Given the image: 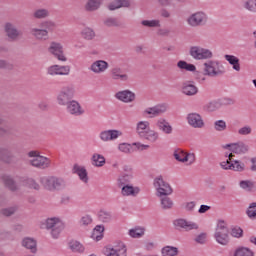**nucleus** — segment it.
I'll return each mask as SVG.
<instances>
[{
    "instance_id": "1",
    "label": "nucleus",
    "mask_w": 256,
    "mask_h": 256,
    "mask_svg": "<svg viewBox=\"0 0 256 256\" xmlns=\"http://www.w3.org/2000/svg\"><path fill=\"white\" fill-rule=\"evenodd\" d=\"M57 29V24L53 20L42 21L38 27L30 29V35L37 41H48L49 33Z\"/></svg>"
},
{
    "instance_id": "2",
    "label": "nucleus",
    "mask_w": 256,
    "mask_h": 256,
    "mask_svg": "<svg viewBox=\"0 0 256 256\" xmlns=\"http://www.w3.org/2000/svg\"><path fill=\"white\" fill-rule=\"evenodd\" d=\"M40 183L46 191H61L65 189V180L57 176H43L40 178Z\"/></svg>"
},
{
    "instance_id": "3",
    "label": "nucleus",
    "mask_w": 256,
    "mask_h": 256,
    "mask_svg": "<svg viewBox=\"0 0 256 256\" xmlns=\"http://www.w3.org/2000/svg\"><path fill=\"white\" fill-rule=\"evenodd\" d=\"M207 21H209V16L203 11L194 12L186 19L187 25L192 28L205 27Z\"/></svg>"
},
{
    "instance_id": "4",
    "label": "nucleus",
    "mask_w": 256,
    "mask_h": 256,
    "mask_svg": "<svg viewBox=\"0 0 256 256\" xmlns=\"http://www.w3.org/2000/svg\"><path fill=\"white\" fill-rule=\"evenodd\" d=\"M28 157H31L29 160L30 165L36 169H49V167H51V160L45 156L39 155L37 151H30Z\"/></svg>"
},
{
    "instance_id": "5",
    "label": "nucleus",
    "mask_w": 256,
    "mask_h": 256,
    "mask_svg": "<svg viewBox=\"0 0 256 256\" xmlns=\"http://www.w3.org/2000/svg\"><path fill=\"white\" fill-rule=\"evenodd\" d=\"M214 239H216L219 245H229V228L227 227L225 221L220 220L218 222L214 233Z\"/></svg>"
},
{
    "instance_id": "6",
    "label": "nucleus",
    "mask_w": 256,
    "mask_h": 256,
    "mask_svg": "<svg viewBox=\"0 0 256 256\" xmlns=\"http://www.w3.org/2000/svg\"><path fill=\"white\" fill-rule=\"evenodd\" d=\"M45 227L50 231L53 239H59V235L65 229V224L59 218L54 217L46 219Z\"/></svg>"
},
{
    "instance_id": "7",
    "label": "nucleus",
    "mask_w": 256,
    "mask_h": 256,
    "mask_svg": "<svg viewBox=\"0 0 256 256\" xmlns=\"http://www.w3.org/2000/svg\"><path fill=\"white\" fill-rule=\"evenodd\" d=\"M204 75L208 77H221V75H225V68L221 66L219 61L209 60L204 63Z\"/></svg>"
},
{
    "instance_id": "8",
    "label": "nucleus",
    "mask_w": 256,
    "mask_h": 256,
    "mask_svg": "<svg viewBox=\"0 0 256 256\" xmlns=\"http://www.w3.org/2000/svg\"><path fill=\"white\" fill-rule=\"evenodd\" d=\"M73 97H75V87L73 85L64 86L57 95V103L65 107L73 101Z\"/></svg>"
},
{
    "instance_id": "9",
    "label": "nucleus",
    "mask_w": 256,
    "mask_h": 256,
    "mask_svg": "<svg viewBox=\"0 0 256 256\" xmlns=\"http://www.w3.org/2000/svg\"><path fill=\"white\" fill-rule=\"evenodd\" d=\"M189 55L195 61H205L207 59H213V52L207 48L201 46H191L189 50Z\"/></svg>"
},
{
    "instance_id": "10",
    "label": "nucleus",
    "mask_w": 256,
    "mask_h": 256,
    "mask_svg": "<svg viewBox=\"0 0 256 256\" xmlns=\"http://www.w3.org/2000/svg\"><path fill=\"white\" fill-rule=\"evenodd\" d=\"M154 187L157 191V197H163V195H171L173 193V188L163 180V176H158L154 179Z\"/></svg>"
},
{
    "instance_id": "11",
    "label": "nucleus",
    "mask_w": 256,
    "mask_h": 256,
    "mask_svg": "<svg viewBox=\"0 0 256 256\" xmlns=\"http://www.w3.org/2000/svg\"><path fill=\"white\" fill-rule=\"evenodd\" d=\"M223 149H229L231 153H235L236 155H245L249 153L250 147L247 143L239 141L236 143L226 144L223 146Z\"/></svg>"
},
{
    "instance_id": "12",
    "label": "nucleus",
    "mask_w": 256,
    "mask_h": 256,
    "mask_svg": "<svg viewBox=\"0 0 256 256\" xmlns=\"http://www.w3.org/2000/svg\"><path fill=\"white\" fill-rule=\"evenodd\" d=\"M173 156L179 163H187V165H193L196 160L195 153H186L181 149L175 150Z\"/></svg>"
},
{
    "instance_id": "13",
    "label": "nucleus",
    "mask_w": 256,
    "mask_h": 256,
    "mask_svg": "<svg viewBox=\"0 0 256 256\" xmlns=\"http://www.w3.org/2000/svg\"><path fill=\"white\" fill-rule=\"evenodd\" d=\"M173 225L176 229L178 230H183V231H193L199 229V225L195 222L192 221H187L186 219L179 218L174 220Z\"/></svg>"
},
{
    "instance_id": "14",
    "label": "nucleus",
    "mask_w": 256,
    "mask_h": 256,
    "mask_svg": "<svg viewBox=\"0 0 256 256\" xmlns=\"http://www.w3.org/2000/svg\"><path fill=\"white\" fill-rule=\"evenodd\" d=\"M48 51L51 53V55L58 59V61H67V57L65 56L63 45H61V43L51 42Z\"/></svg>"
},
{
    "instance_id": "15",
    "label": "nucleus",
    "mask_w": 256,
    "mask_h": 256,
    "mask_svg": "<svg viewBox=\"0 0 256 256\" xmlns=\"http://www.w3.org/2000/svg\"><path fill=\"white\" fill-rule=\"evenodd\" d=\"M4 31L10 41H17V39L23 35V33L17 29V26L11 22L5 23Z\"/></svg>"
},
{
    "instance_id": "16",
    "label": "nucleus",
    "mask_w": 256,
    "mask_h": 256,
    "mask_svg": "<svg viewBox=\"0 0 256 256\" xmlns=\"http://www.w3.org/2000/svg\"><path fill=\"white\" fill-rule=\"evenodd\" d=\"M71 73V66H61V65H52L47 68V75H50L51 77H55V75H62L66 76Z\"/></svg>"
},
{
    "instance_id": "17",
    "label": "nucleus",
    "mask_w": 256,
    "mask_h": 256,
    "mask_svg": "<svg viewBox=\"0 0 256 256\" xmlns=\"http://www.w3.org/2000/svg\"><path fill=\"white\" fill-rule=\"evenodd\" d=\"M110 77L112 81H121L127 83L129 81V74L123 71V68L115 66L110 70Z\"/></svg>"
},
{
    "instance_id": "18",
    "label": "nucleus",
    "mask_w": 256,
    "mask_h": 256,
    "mask_svg": "<svg viewBox=\"0 0 256 256\" xmlns=\"http://www.w3.org/2000/svg\"><path fill=\"white\" fill-rule=\"evenodd\" d=\"M133 180V169L129 166L124 167V173L120 174L117 178L118 187H125L129 185V182Z\"/></svg>"
},
{
    "instance_id": "19",
    "label": "nucleus",
    "mask_w": 256,
    "mask_h": 256,
    "mask_svg": "<svg viewBox=\"0 0 256 256\" xmlns=\"http://www.w3.org/2000/svg\"><path fill=\"white\" fill-rule=\"evenodd\" d=\"M187 121L190 127L193 129H203L205 127V122L203 117L199 113H190L187 115Z\"/></svg>"
},
{
    "instance_id": "20",
    "label": "nucleus",
    "mask_w": 256,
    "mask_h": 256,
    "mask_svg": "<svg viewBox=\"0 0 256 256\" xmlns=\"http://www.w3.org/2000/svg\"><path fill=\"white\" fill-rule=\"evenodd\" d=\"M66 111L74 117H81V115H84L85 113V110L83 107H81V104L75 100H72L70 103L66 104Z\"/></svg>"
},
{
    "instance_id": "21",
    "label": "nucleus",
    "mask_w": 256,
    "mask_h": 256,
    "mask_svg": "<svg viewBox=\"0 0 256 256\" xmlns=\"http://www.w3.org/2000/svg\"><path fill=\"white\" fill-rule=\"evenodd\" d=\"M123 133L119 130H104L100 132L99 138L104 142L108 143L109 141H115V139H119Z\"/></svg>"
},
{
    "instance_id": "22",
    "label": "nucleus",
    "mask_w": 256,
    "mask_h": 256,
    "mask_svg": "<svg viewBox=\"0 0 256 256\" xmlns=\"http://www.w3.org/2000/svg\"><path fill=\"white\" fill-rule=\"evenodd\" d=\"M167 111V104H158L153 107L146 108L144 110V115H150V118L159 117V115H163Z\"/></svg>"
},
{
    "instance_id": "23",
    "label": "nucleus",
    "mask_w": 256,
    "mask_h": 256,
    "mask_svg": "<svg viewBox=\"0 0 256 256\" xmlns=\"http://www.w3.org/2000/svg\"><path fill=\"white\" fill-rule=\"evenodd\" d=\"M220 166L222 169L230 170V171H245V163L239 160H232V162H221Z\"/></svg>"
},
{
    "instance_id": "24",
    "label": "nucleus",
    "mask_w": 256,
    "mask_h": 256,
    "mask_svg": "<svg viewBox=\"0 0 256 256\" xmlns=\"http://www.w3.org/2000/svg\"><path fill=\"white\" fill-rule=\"evenodd\" d=\"M107 69H109V63L105 60H96L89 67V70L96 75H100V73H105Z\"/></svg>"
},
{
    "instance_id": "25",
    "label": "nucleus",
    "mask_w": 256,
    "mask_h": 256,
    "mask_svg": "<svg viewBox=\"0 0 256 256\" xmlns=\"http://www.w3.org/2000/svg\"><path fill=\"white\" fill-rule=\"evenodd\" d=\"M181 91L187 97H195L199 93V88L195 86L194 82L186 81L182 83Z\"/></svg>"
},
{
    "instance_id": "26",
    "label": "nucleus",
    "mask_w": 256,
    "mask_h": 256,
    "mask_svg": "<svg viewBox=\"0 0 256 256\" xmlns=\"http://www.w3.org/2000/svg\"><path fill=\"white\" fill-rule=\"evenodd\" d=\"M115 97L118 99V101H122V103H133L136 99L135 92L131 90H122L118 91L115 94Z\"/></svg>"
},
{
    "instance_id": "27",
    "label": "nucleus",
    "mask_w": 256,
    "mask_h": 256,
    "mask_svg": "<svg viewBox=\"0 0 256 256\" xmlns=\"http://www.w3.org/2000/svg\"><path fill=\"white\" fill-rule=\"evenodd\" d=\"M156 127L159 131H162L165 135H171L173 133V126L165 118H159L156 121Z\"/></svg>"
},
{
    "instance_id": "28",
    "label": "nucleus",
    "mask_w": 256,
    "mask_h": 256,
    "mask_svg": "<svg viewBox=\"0 0 256 256\" xmlns=\"http://www.w3.org/2000/svg\"><path fill=\"white\" fill-rule=\"evenodd\" d=\"M73 173L78 175V177H79L80 181H82V183H85V184L89 183V175H88L87 169H85V167L75 164L73 167Z\"/></svg>"
},
{
    "instance_id": "29",
    "label": "nucleus",
    "mask_w": 256,
    "mask_h": 256,
    "mask_svg": "<svg viewBox=\"0 0 256 256\" xmlns=\"http://www.w3.org/2000/svg\"><path fill=\"white\" fill-rule=\"evenodd\" d=\"M139 187H133L132 185L122 186L121 193L123 197H137L139 195Z\"/></svg>"
},
{
    "instance_id": "30",
    "label": "nucleus",
    "mask_w": 256,
    "mask_h": 256,
    "mask_svg": "<svg viewBox=\"0 0 256 256\" xmlns=\"http://www.w3.org/2000/svg\"><path fill=\"white\" fill-rule=\"evenodd\" d=\"M158 197H160V207L164 211H169L175 205V203L173 202V199H171L169 195H163Z\"/></svg>"
},
{
    "instance_id": "31",
    "label": "nucleus",
    "mask_w": 256,
    "mask_h": 256,
    "mask_svg": "<svg viewBox=\"0 0 256 256\" xmlns=\"http://www.w3.org/2000/svg\"><path fill=\"white\" fill-rule=\"evenodd\" d=\"M103 5V0H88L84 6L85 11L93 13V11H98Z\"/></svg>"
},
{
    "instance_id": "32",
    "label": "nucleus",
    "mask_w": 256,
    "mask_h": 256,
    "mask_svg": "<svg viewBox=\"0 0 256 256\" xmlns=\"http://www.w3.org/2000/svg\"><path fill=\"white\" fill-rule=\"evenodd\" d=\"M141 139H146L150 143H157L159 141V132L155 130L147 129L144 136H140Z\"/></svg>"
},
{
    "instance_id": "33",
    "label": "nucleus",
    "mask_w": 256,
    "mask_h": 256,
    "mask_svg": "<svg viewBox=\"0 0 256 256\" xmlns=\"http://www.w3.org/2000/svg\"><path fill=\"white\" fill-rule=\"evenodd\" d=\"M107 256H127V248L125 245H122L120 248H107Z\"/></svg>"
},
{
    "instance_id": "34",
    "label": "nucleus",
    "mask_w": 256,
    "mask_h": 256,
    "mask_svg": "<svg viewBox=\"0 0 256 256\" xmlns=\"http://www.w3.org/2000/svg\"><path fill=\"white\" fill-rule=\"evenodd\" d=\"M149 121H139L136 125V133L140 137H145V133H147V129H150Z\"/></svg>"
},
{
    "instance_id": "35",
    "label": "nucleus",
    "mask_w": 256,
    "mask_h": 256,
    "mask_svg": "<svg viewBox=\"0 0 256 256\" xmlns=\"http://www.w3.org/2000/svg\"><path fill=\"white\" fill-rule=\"evenodd\" d=\"M23 247L30 249L31 253H37V241L33 238H24L22 241Z\"/></svg>"
},
{
    "instance_id": "36",
    "label": "nucleus",
    "mask_w": 256,
    "mask_h": 256,
    "mask_svg": "<svg viewBox=\"0 0 256 256\" xmlns=\"http://www.w3.org/2000/svg\"><path fill=\"white\" fill-rule=\"evenodd\" d=\"M131 3L128 0H115L108 5L109 11H115V9H121V7H130Z\"/></svg>"
},
{
    "instance_id": "37",
    "label": "nucleus",
    "mask_w": 256,
    "mask_h": 256,
    "mask_svg": "<svg viewBox=\"0 0 256 256\" xmlns=\"http://www.w3.org/2000/svg\"><path fill=\"white\" fill-rule=\"evenodd\" d=\"M224 59H226V61L232 65L234 71H241V64H239V58H237V56L226 54Z\"/></svg>"
},
{
    "instance_id": "38",
    "label": "nucleus",
    "mask_w": 256,
    "mask_h": 256,
    "mask_svg": "<svg viewBox=\"0 0 256 256\" xmlns=\"http://www.w3.org/2000/svg\"><path fill=\"white\" fill-rule=\"evenodd\" d=\"M178 69H181L182 71H190L195 72L197 71V67L194 64H189L185 60H180L177 62Z\"/></svg>"
},
{
    "instance_id": "39",
    "label": "nucleus",
    "mask_w": 256,
    "mask_h": 256,
    "mask_svg": "<svg viewBox=\"0 0 256 256\" xmlns=\"http://www.w3.org/2000/svg\"><path fill=\"white\" fill-rule=\"evenodd\" d=\"M103 231H105V226L103 225H97L92 232V239H95L96 241H101L103 239Z\"/></svg>"
},
{
    "instance_id": "40",
    "label": "nucleus",
    "mask_w": 256,
    "mask_h": 256,
    "mask_svg": "<svg viewBox=\"0 0 256 256\" xmlns=\"http://www.w3.org/2000/svg\"><path fill=\"white\" fill-rule=\"evenodd\" d=\"M162 256H177L179 255V249L173 246H165L161 250Z\"/></svg>"
},
{
    "instance_id": "41",
    "label": "nucleus",
    "mask_w": 256,
    "mask_h": 256,
    "mask_svg": "<svg viewBox=\"0 0 256 256\" xmlns=\"http://www.w3.org/2000/svg\"><path fill=\"white\" fill-rule=\"evenodd\" d=\"M98 219L101 221V223H110V221L113 219V216L111 215V212L107 210H100L98 212Z\"/></svg>"
},
{
    "instance_id": "42",
    "label": "nucleus",
    "mask_w": 256,
    "mask_h": 256,
    "mask_svg": "<svg viewBox=\"0 0 256 256\" xmlns=\"http://www.w3.org/2000/svg\"><path fill=\"white\" fill-rule=\"evenodd\" d=\"M69 248L74 253H84L85 251V246H83L79 241H71L69 243Z\"/></svg>"
},
{
    "instance_id": "43",
    "label": "nucleus",
    "mask_w": 256,
    "mask_h": 256,
    "mask_svg": "<svg viewBox=\"0 0 256 256\" xmlns=\"http://www.w3.org/2000/svg\"><path fill=\"white\" fill-rule=\"evenodd\" d=\"M49 15H50L49 11L45 8L37 9L33 13L34 19H47Z\"/></svg>"
},
{
    "instance_id": "44",
    "label": "nucleus",
    "mask_w": 256,
    "mask_h": 256,
    "mask_svg": "<svg viewBox=\"0 0 256 256\" xmlns=\"http://www.w3.org/2000/svg\"><path fill=\"white\" fill-rule=\"evenodd\" d=\"M92 165L95 167H103V165H105V157L101 154H94L92 156Z\"/></svg>"
},
{
    "instance_id": "45",
    "label": "nucleus",
    "mask_w": 256,
    "mask_h": 256,
    "mask_svg": "<svg viewBox=\"0 0 256 256\" xmlns=\"http://www.w3.org/2000/svg\"><path fill=\"white\" fill-rule=\"evenodd\" d=\"M234 256H255L253 251L247 247H240L235 250Z\"/></svg>"
},
{
    "instance_id": "46",
    "label": "nucleus",
    "mask_w": 256,
    "mask_h": 256,
    "mask_svg": "<svg viewBox=\"0 0 256 256\" xmlns=\"http://www.w3.org/2000/svg\"><path fill=\"white\" fill-rule=\"evenodd\" d=\"M0 160L4 163H13V155L9 154L6 149L0 150Z\"/></svg>"
},
{
    "instance_id": "47",
    "label": "nucleus",
    "mask_w": 256,
    "mask_h": 256,
    "mask_svg": "<svg viewBox=\"0 0 256 256\" xmlns=\"http://www.w3.org/2000/svg\"><path fill=\"white\" fill-rule=\"evenodd\" d=\"M3 182L10 191H17V185L15 184V181L10 176H4Z\"/></svg>"
},
{
    "instance_id": "48",
    "label": "nucleus",
    "mask_w": 256,
    "mask_h": 256,
    "mask_svg": "<svg viewBox=\"0 0 256 256\" xmlns=\"http://www.w3.org/2000/svg\"><path fill=\"white\" fill-rule=\"evenodd\" d=\"M130 237H133V239H139L142 236L145 235V229L143 228H134L129 230Z\"/></svg>"
},
{
    "instance_id": "49",
    "label": "nucleus",
    "mask_w": 256,
    "mask_h": 256,
    "mask_svg": "<svg viewBox=\"0 0 256 256\" xmlns=\"http://www.w3.org/2000/svg\"><path fill=\"white\" fill-rule=\"evenodd\" d=\"M82 37L86 39V41H93V39H95V31L91 28H85L82 31Z\"/></svg>"
},
{
    "instance_id": "50",
    "label": "nucleus",
    "mask_w": 256,
    "mask_h": 256,
    "mask_svg": "<svg viewBox=\"0 0 256 256\" xmlns=\"http://www.w3.org/2000/svg\"><path fill=\"white\" fill-rule=\"evenodd\" d=\"M240 187L245 191H253V189H255V182L250 180H242L240 181Z\"/></svg>"
},
{
    "instance_id": "51",
    "label": "nucleus",
    "mask_w": 256,
    "mask_h": 256,
    "mask_svg": "<svg viewBox=\"0 0 256 256\" xmlns=\"http://www.w3.org/2000/svg\"><path fill=\"white\" fill-rule=\"evenodd\" d=\"M118 149L121 151V153H125L126 155L133 153V146L129 143L119 144Z\"/></svg>"
},
{
    "instance_id": "52",
    "label": "nucleus",
    "mask_w": 256,
    "mask_h": 256,
    "mask_svg": "<svg viewBox=\"0 0 256 256\" xmlns=\"http://www.w3.org/2000/svg\"><path fill=\"white\" fill-rule=\"evenodd\" d=\"M220 105H219V100L218 101H212L207 103L204 106V111H208L210 113H213V111H217V109H219Z\"/></svg>"
},
{
    "instance_id": "53",
    "label": "nucleus",
    "mask_w": 256,
    "mask_h": 256,
    "mask_svg": "<svg viewBox=\"0 0 256 256\" xmlns=\"http://www.w3.org/2000/svg\"><path fill=\"white\" fill-rule=\"evenodd\" d=\"M214 129L218 132H223L227 130V122L224 120H217L214 122Z\"/></svg>"
},
{
    "instance_id": "54",
    "label": "nucleus",
    "mask_w": 256,
    "mask_h": 256,
    "mask_svg": "<svg viewBox=\"0 0 256 256\" xmlns=\"http://www.w3.org/2000/svg\"><path fill=\"white\" fill-rule=\"evenodd\" d=\"M244 9L250 11L251 13H256V0H247L244 3Z\"/></svg>"
},
{
    "instance_id": "55",
    "label": "nucleus",
    "mask_w": 256,
    "mask_h": 256,
    "mask_svg": "<svg viewBox=\"0 0 256 256\" xmlns=\"http://www.w3.org/2000/svg\"><path fill=\"white\" fill-rule=\"evenodd\" d=\"M249 219H256V202L251 203L246 211Z\"/></svg>"
},
{
    "instance_id": "56",
    "label": "nucleus",
    "mask_w": 256,
    "mask_h": 256,
    "mask_svg": "<svg viewBox=\"0 0 256 256\" xmlns=\"http://www.w3.org/2000/svg\"><path fill=\"white\" fill-rule=\"evenodd\" d=\"M218 103L221 106H229V105H235V99L231 97H223L218 100Z\"/></svg>"
},
{
    "instance_id": "57",
    "label": "nucleus",
    "mask_w": 256,
    "mask_h": 256,
    "mask_svg": "<svg viewBox=\"0 0 256 256\" xmlns=\"http://www.w3.org/2000/svg\"><path fill=\"white\" fill-rule=\"evenodd\" d=\"M141 23L144 27H161L159 20H143Z\"/></svg>"
},
{
    "instance_id": "58",
    "label": "nucleus",
    "mask_w": 256,
    "mask_h": 256,
    "mask_svg": "<svg viewBox=\"0 0 256 256\" xmlns=\"http://www.w3.org/2000/svg\"><path fill=\"white\" fill-rule=\"evenodd\" d=\"M16 212H17V206L4 208L1 210V213L4 215V217H11V215H15Z\"/></svg>"
},
{
    "instance_id": "59",
    "label": "nucleus",
    "mask_w": 256,
    "mask_h": 256,
    "mask_svg": "<svg viewBox=\"0 0 256 256\" xmlns=\"http://www.w3.org/2000/svg\"><path fill=\"white\" fill-rule=\"evenodd\" d=\"M26 185L29 187V189H35V191H39L41 189V186L37 181L33 180V178H29L26 180Z\"/></svg>"
},
{
    "instance_id": "60",
    "label": "nucleus",
    "mask_w": 256,
    "mask_h": 256,
    "mask_svg": "<svg viewBox=\"0 0 256 256\" xmlns=\"http://www.w3.org/2000/svg\"><path fill=\"white\" fill-rule=\"evenodd\" d=\"M104 25L106 27H119V21H117V18H107L104 20Z\"/></svg>"
},
{
    "instance_id": "61",
    "label": "nucleus",
    "mask_w": 256,
    "mask_h": 256,
    "mask_svg": "<svg viewBox=\"0 0 256 256\" xmlns=\"http://www.w3.org/2000/svg\"><path fill=\"white\" fill-rule=\"evenodd\" d=\"M251 133H253V128L249 125L243 126L238 130V135L242 136L251 135Z\"/></svg>"
},
{
    "instance_id": "62",
    "label": "nucleus",
    "mask_w": 256,
    "mask_h": 256,
    "mask_svg": "<svg viewBox=\"0 0 256 256\" xmlns=\"http://www.w3.org/2000/svg\"><path fill=\"white\" fill-rule=\"evenodd\" d=\"M91 223H93V218H91L90 215H84L80 219V225H82L83 227H87L91 225Z\"/></svg>"
},
{
    "instance_id": "63",
    "label": "nucleus",
    "mask_w": 256,
    "mask_h": 256,
    "mask_svg": "<svg viewBox=\"0 0 256 256\" xmlns=\"http://www.w3.org/2000/svg\"><path fill=\"white\" fill-rule=\"evenodd\" d=\"M231 235L232 237H236V239H239L240 237H243V229L239 226H235L231 229Z\"/></svg>"
},
{
    "instance_id": "64",
    "label": "nucleus",
    "mask_w": 256,
    "mask_h": 256,
    "mask_svg": "<svg viewBox=\"0 0 256 256\" xmlns=\"http://www.w3.org/2000/svg\"><path fill=\"white\" fill-rule=\"evenodd\" d=\"M13 64L7 60H0V69H6L7 71L13 70Z\"/></svg>"
}]
</instances>
